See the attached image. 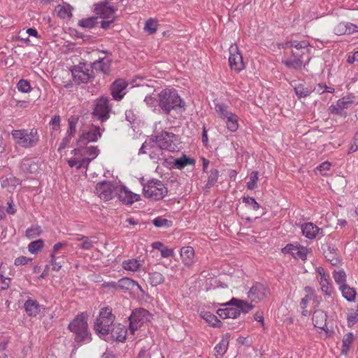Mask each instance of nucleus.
Instances as JSON below:
<instances>
[{"label": "nucleus", "instance_id": "1a4fd4ad", "mask_svg": "<svg viewBox=\"0 0 358 358\" xmlns=\"http://www.w3.org/2000/svg\"><path fill=\"white\" fill-rule=\"evenodd\" d=\"M175 138L176 135L172 132L162 131L157 135L151 136L150 138L152 143L165 148V150L173 152L176 149V145L173 143Z\"/></svg>", "mask_w": 358, "mask_h": 358}, {"label": "nucleus", "instance_id": "680f3d73", "mask_svg": "<svg viewBox=\"0 0 358 358\" xmlns=\"http://www.w3.org/2000/svg\"><path fill=\"white\" fill-rule=\"evenodd\" d=\"M352 103V101H350L349 99H346L344 97L342 99L338 101L337 106L340 109H344L347 108L349 106V105H350Z\"/></svg>", "mask_w": 358, "mask_h": 358}, {"label": "nucleus", "instance_id": "ea45409f", "mask_svg": "<svg viewBox=\"0 0 358 358\" xmlns=\"http://www.w3.org/2000/svg\"><path fill=\"white\" fill-rule=\"evenodd\" d=\"M194 159L187 157L186 155H183L181 158L174 159V165L178 169H182L189 164H194Z\"/></svg>", "mask_w": 358, "mask_h": 358}, {"label": "nucleus", "instance_id": "9b49d317", "mask_svg": "<svg viewBox=\"0 0 358 358\" xmlns=\"http://www.w3.org/2000/svg\"><path fill=\"white\" fill-rule=\"evenodd\" d=\"M117 186L113 182L103 181L96 184V192L101 199L109 201L116 194Z\"/></svg>", "mask_w": 358, "mask_h": 358}, {"label": "nucleus", "instance_id": "f03ea898", "mask_svg": "<svg viewBox=\"0 0 358 358\" xmlns=\"http://www.w3.org/2000/svg\"><path fill=\"white\" fill-rule=\"evenodd\" d=\"M88 315L83 312L78 314L69 324L68 329L73 334L74 341L78 343H88L92 335L87 324Z\"/></svg>", "mask_w": 358, "mask_h": 358}, {"label": "nucleus", "instance_id": "a19ab883", "mask_svg": "<svg viewBox=\"0 0 358 358\" xmlns=\"http://www.w3.org/2000/svg\"><path fill=\"white\" fill-rule=\"evenodd\" d=\"M76 241L83 242L79 245V248L85 250H91L94 247V243H96V241H93L90 237L85 236L78 237Z\"/></svg>", "mask_w": 358, "mask_h": 358}, {"label": "nucleus", "instance_id": "2eb2a0df", "mask_svg": "<svg viewBox=\"0 0 358 358\" xmlns=\"http://www.w3.org/2000/svg\"><path fill=\"white\" fill-rule=\"evenodd\" d=\"M128 82L124 79L115 80L110 86L111 94L116 101H120L126 94Z\"/></svg>", "mask_w": 358, "mask_h": 358}, {"label": "nucleus", "instance_id": "f3484780", "mask_svg": "<svg viewBox=\"0 0 358 358\" xmlns=\"http://www.w3.org/2000/svg\"><path fill=\"white\" fill-rule=\"evenodd\" d=\"M101 136L99 127L92 125L88 131L83 134L79 140L80 143L96 142Z\"/></svg>", "mask_w": 358, "mask_h": 358}, {"label": "nucleus", "instance_id": "f8f14e48", "mask_svg": "<svg viewBox=\"0 0 358 358\" xmlns=\"http://www.w3.org/2000/svg\"><path fill=\"white\" fill-rule=\"evenodd\" d=\"M229 63L232 70L240 72L244 67L242 55L236 44H232L229 48Z\"/></svg>", "mask_w": 358, "mask_h": 358}, {"label": "nucleus", "instance_id": "5701e85b", "mask_svg": "<svg viewBox=\"0 0 358 358\" xmlns=\"http://www.w3.org/2000/svg\"><path fill=\"white\" fill-rule=\"evenodd\" d=\"M110 332L113 340L124 342L127 337V330L124 325L118 324L111 327Z\"/></svg>", "mask_w": 358, "mask_h": 358}, {"label": "nucleus", "instance_id": "ddd939ff", "mask_svg": "<svg viewBox=\"0 0 358 358\" xmlns=\"http://www.w3.org/2000/svg\"><path fill=\"white\" fill-rule=\"evenodd\" d=\"M117 8L111 6L108 1H101L94 5V11L101 18H114V14Z\"/></svg>", "mask_w": 358, "mask_h": 358}, {"label": "nucleus", "instance_id": "c756f323", "mask_svg": "<svg viewBox=\"0 0 358 358\" xmlns=\"http://www.w3.org/2000/svg\"><path fill=\"white\" fill-rule=\"evenodd\" d=\"M1 184L3 188H7L9 191H11L20 184V181L16 177L10 176L9 177H2Z\"/></svg>", "mask_w": 358, "mask_h": 358}, {"label": "nucleus", "instance_id": "0e129e2a", "mask_svg": "<svg viewBox=\"0 0 358 358\" xmlns=\"http://www.w3.org/2000/svg\"><path fill=\"white\" fill-rule=\"evenodd\" d=\"M150 143H151V140L150 138L149 139V141H146L141 146V148H140L139 151H138V154L141 155V154H146V153H148V151H149V148H150Z\"/></svg>", "mask_w": 358, "mask_h": 358}, {"label": "nucleus", "instance_id": "37998d69", "mask_svg": "<svg viewBox=\"0 0 358 358\" xmlns=\"http://www.w3.org/2000/svg\"><path fill=\"white\" fill-rule=\"evenodd\" d=\"M98 17H90L82 19L79 21L78 25L83 28L91 29L98 23Z\"/></svg>", "mask_w": 358, "mask_h": 358}, {"label": "nucleus", "instance_id": "de8ad7c7", "mask_svg": "<svg viewBox=\"0 0 358 358\" xmlns=\"http://www.w3.org/2000/svg\"><path fill=\"white\" fill-rule=\"evenodd\" d=\"M333 278L335 282L340 286H341V285H346V274L343 270L334 271L333 273Z\"/></svg>", "mask_w": 358, "mask_h": 358}, {"label": "nucleus", "instance_id": "7c9ffc66", "mask_svg": "<svg viewBox=\"0 0 358 358\" xmlns=\"http://www.w3.org/2000/svg\"><path fill=\"white\" fill-rule=\"evenodd\" d=\"M314 90L315 89L311 86L306 85L303 84H299L294 88L296 95L299 99L308 96L314 91Z\"/></svg>", "mask_w": 358, "mask_h": 358}, {"label": "nucleus", "instance_id": "774afa93", "mask_svg": "<svg viewBox=\"0 0 358 358\" xmlns=\"http://www.w3.org/2000/svg\"><path fill=\"white\" fill-rule=\"evenodd\" d=\"M150 357V353L148 352V350L144 348H142L140 352H138L136 358H149Z\"/></svg>", "mask_w": 358, "mask_h": 358}, {"label": "nucleus", "instance_id": "72a5a7b5", "mask_svg": "<svg viewBox=\"0 0 358 358\" xmlns=\"http://www.w3.org/2000/svg\"><path fill=\"white\" fill-rule=\"evenodd\" d=\"M318 281L323 294L331 296L334 288L330 280L328 278H318Z\"/></svg>", "mask_w": 358, "mask_h": 358}, {"label": "nucleus", "instance_id": "6e6552de", "mask_svg": "<svg viewBox=\"0 0 358 358\" xmlns=\"http://www.w3.org/2000/svg\"><path fill=\"white\" fill-rule=\"evenodd\" d=\"M150 315L149 312L144 308H140L133 310L129 317V330L131 334H134L135 331L150 320Z\"/></svg>", "mask_w": 358, "mask_h": 358}, {"label": "nucleus", "instance_id": "aec40b11", "mask_svg": "<svg viewBox=\"0 0 358 358\" xmlns=\"http://www.w3.org/2000/svg\"><path fill=\"white\" fill-rule=\"evenodd\" d=\"M111 60L108 58H100L90 66L93 71L101 72L103 74H108L110 70Z\"/></svg>", "mask_w": 358, "mask_h": 358}, {"label": "nucleus", "instance_id": "7ed1b4c3", "mask_svg": "<svg viewBox=\"0 0 358 358\" xmlns=\"http://www.w3.org/2000/svg\"><path fill=\"white\" fill-rule=\"evenodd\" d=\"M157 96L158 106L166 115H169L172 110L185 106L184 101L174 89H164Z\"/></svg>", "mask_w": 358, "mask_h": 358}, {"label": "nucleus", "instance_id": "4be33fe9", "mask_svg": "<svg viewBox=\"0 0 358 358\" xmlns=\"http://www.w3.org/2000/svg\"><path fill=\"white\" fill-rule=\"evenodd\" d=\"M306 248L302 246L294 245L292 244H288L282 249L284 253H289L295 258H299L303 260L306 258Z\"/></svg>", "mask_w": 358, "mask_h": 358}, {"label": "nucleus", "instance_id": "a878e982", "mask_svg": "<svg viewBox=\"0 0 358 358\" xmlns=\"http://www.w3.org/2000/svg\"><path fill=\"white\" fill-rule=\"evenodd\" d=\"M217 313L223 319H235L240 315V310H238L237 307L234 306V307L218 309Z\"/></svg>", "mask_w": 358, "mask_h": 358}, {"label": "nucleus", "instance_id": "c85d7f7f", "mask_svg": "<svg viewBox=\"0 0 358 358\" xmlns=\"http://www.w3.org/2000/svg\"><path fill=\"white\" fill-rule=\"evenodd\" d=\"M99 150L96 146H89L83 148V156H87L83 159L87 160V166L90 163L99 155Z\"/></svg>", "mask_w": 358, "mask_h": 358}, {"label": "nucleus", "instance_id": "052dcab7", "mask_svg": "<svg viewBox=\"0 0 358 358\" xmlns=\"http://www.w3.org/2000/svg\"><path fill=\"white\" fill-rule=\"evenodd\" d=\"M76 131V124L73 120L69 121V129L66 132V136L72 138L74 136Z\"/></svg>", "mask_w": 358, "mask_h": 358}, {"label": "nucleus", "instance_id": "423d86ee", "mask_svg": "<svg viewBox=\"0 0 358 358\" xmlns=\"http://www.w3.org/2000/svg\"><path fill=\"white\" fill-rule=\"evenodd\" d=\"M115 320V316L112 310L108 308H103L99 312V317L94 322V329L98 334L108 335Z\"/></svg>", "mask_w": 358, "mask_h": 358}, {"label": "nucleus", "instance_id": "13d9d810", "mask_svg": "<svg viewBox=\"0 0 358 358\" xmlns=\"http://www.w3.org/2000/svg\"><path fill=\"white\" fill-rule=\"evenodd\" d=\"M51 260H50V264L52 266V270L55 271H59L60 268H62V262H57L56 256L55 253H52L50 255Z\"/></svg>", "mask_w": 358, "mask_h": 358}, {"label": "nucleus", "instance_id": "9d476101", "mask_svg": "<svg viewBox=\"0 0 358 358\" xmlns=\"http://www.w3.org/2000/svg\"><path fill=\"white\" fill-rule=\"evenodd\" d=\"M110 110L109 99L107 97H101L96 100L92 115L103 122L109 118Z\"/></svg>", "mask_w": 358, "mask_h": 358}, {"label": "nucleus", "instance_id": "393cba45", "mask_svg": "<svg viewBox=\"0 0 358 358\" xmlns=\"http://www.w3.org/2000/svg\"><path fill=\"white\" fill-rule=\"evenodd\" d=\"M180 256L182 262L186 266H191L194 262V250L192 247H182L180 250Z\"/></svg>", "mask_w": 358, "mask_h": 358}, {"label": "nucleus", "instance_id": "69168bd1", "mask_svg": "<svg viewBox=\"0 0 358 358\" xmlns=\"http://www.w3.org/2000/svg\"><path fill=\"white\" fill-rule=\"evenodd\" d=\"M71 139V137L66 136L60 143L58 151L60 152L62 149H64L70 143Z\"/></svg>", "mask_w": 358, "mask_h": 358}, {"label": "nucleus", "instance_id": "4c0bfd02", "mask_svg": "<svg viewBox=\"0 0 358 358\" xmlns=\"http://www.w3.org/2000/svg\"><path fill=\"white\" fill-rule=\"evenodd\" d=\"M148 282L152 286L155 287L164 282V277L159 272H152L149 273Z\"/></svg>", "mask_w": 358, "mask_h": 358}, {"label": "nucleus", "instance_id": "cd10ccee", "mask_svg": "<svg viewBox=\"0 0 358 358\" xmlns=\"http://www.w3.org/2000/svg\"><path fill=\"white\" fill-rule=\"evenodd\" d=\"M24 308L29 316L35 317L39 313L41 306L36 300L28 299L24 303Z\"/></svg>", "mask_w": 358, "mask_h": 358}, {"label": "nucleus", "instance_id": "8fccbe9b", "mask_svg": "<svg viewBox=\"0 0 358 358\" xmlns=\"http://www.w3.org/2000/svg\"><path fill=\"white\" fill-rule=\"evenodd\" d=\"M219 177V171L217 169H213L210 171V176H208L206 188L210 189L212 187L217 181Z\"/></svg>", "mask_w": 358, "mask_h": 358}, {"label": "nucleus", "instance_id": "4468645a", "mask_svg": "<svg viewBox=\"0 0 358 358\" xmlns=\"http://www.w3.org/2000/svg\"><path fill=\"white\" fill-rule=\"evenodd\" d=\"M116 194L120 201L127 205H131L140 200L139 194L131 192L124 186L118 185Z\"/></svg>", "mask_w": 358, "mask_h": 358}, {"label": "nucleus", "instance_id": "e433bc0d", "mask_svg": "<svg viewBox=\"0 0 358 358\" xmlns=\"http://www.w3.org/2000/svg\"><path fill=\"white\" fill-rule=\"evenodd\" d=\"M238 116L235 113H232L224 120L226 122L228 129L232 132H234L238 128Z\"/></svg>", "mask_w": 358, "mask_h": 358}, {"label": "nucleus", "instance_id": "49530a36", "mask_svg": "<svg viewBox=\"0 0 358 358\" xmlns=\"http://www.w3.org/2000/svg\"><path fill=\"white\" fill-rule=\"evenodd\" d=\"M43 247V241L38 239L35 241L31 242L28 245L29 252L31 254H36L40 251Z\"/></svg>", "mask_w": 358, "mask_h": 358}, {"label": "nucleus", "instance_id": "79ce46f5", "mask_svg": "<svg viewBox=\"0 0 358 358\" xmlns=\"http://www.w3.org/2000/svg\"><path fill=\"white\" fill-rule=\"evenodd\" d=\"M68 164L70 167L76 166L77 169L82 168H87V160L83 159V158L79 159L78 158H71L68 159Z\"/></svg>", "mask_w": 358, "mask_h": 358}, {"label": "nucleus", "instance_id": "39448f33", "mask_svg": "<svg viewBox=\"0 0 358 358\" xmlns=\"http://www.w3.org/2000/svg\"><path fill=\"white\" fill-rule=\"evenodd\" d=\"M143 196L153 200H160L168 194V189L164 183L157 179H151L143 185Z\"/></svg>", "mask_w": 358, "mask_h": 358}, {"label": "nucleus", "instance_id": "4d7b16f0", "mask_svg": "<svg viewBox=\"0 0 358 358\" xmlns=\"http://www.w3.org/2000/svg\"><path fill=\"white\" fill-rule=\"evenodd\" d=\"M20 169L23 172L31 173L32 172V169H31V160L28 159H23L22 161L21 164H20Z\"/></svg>", "mask_w": 358, "mask_h": 358}, {"label": "nucleus", "instance_id": "5fc2aeb1", "mask_svg": "<svg viewBox=\"0 0 358 358\" xmlns=\"http://www.w3.org/2000/svg\"><path fill=\"white\" fill-rule=\"evenodd\" d=\"M243 201L246 204V206L248 208H250L254 210H257L260 207L259 204L252 197L244 196L243 198Z\"/></svg>", "mask_w": 358, "mask_h": 358}, {"label": "nucleus", "instance_id": "a18cd8bd", "mask_svg": "<svg viewBox=\"0 0 358 358\" xmlns=\"http://www.w3.org/2000/svg\"><path fill=\"white\" fill-rule=\"evenodd\" d=\"M158 27V23L156 20L150 18L145 22L144 30L150 34H153L156 32Z\"/></svg>", "mask_w": 358, "mask_h": 358}, {"label": "nucleus", "instance_id": "603ef678", "mask_svg": "<svg viewBox=\"0 0 358 358\" xmlns=\"http://www.w3.org/2000/svg\"><path fill=\"white\" fill-rule=\"evenodd\" d=\"M201 316L207 322L213 327L217 326V324L220 322L217 316L210 312H205Z\"/></svg>", "mask_w": 358, "mask_h": 358}, {"label": "nucleus", "instance_id": "864d4df0", "mask_svg": "<svg viewBox=\"0 0 358 358\" xmlns=\"http://www.w3.org/2000/svg\"><path fill=\"white\" fill-rule=\"evenodd\" d=\"M42 232L41 227L39 226H32L30 228H28L26 230V236L29 238H34L38 236H39Z\"/></svg>", "mask_w": 358, "mask_h": 358}, {"label": "nucleus", "instance_id": "6e6d98bb", "mask_svg": "<svg viewBox=\"0 0 358 358\" xmlns=\"http://www.w3.org/2000/svg\"><path fill=\"white\" fill-rule=\"evenodd\" d=\"M17 87L19 91L24 93H27L31 91V86L29 82L24 79H21L18 82Z\"/></svg>", "mask_w": 358, "mask_h": 358}, {"label": "nucleus", "instance_id": "c03bdc74", "mask_svg": "<svg viewBox=\"0 0 358 358\" xmlns=\"http://www.w3.org/2000/svg\"><path fill=\"white\" fill-rule=\"evenodd\" d=\"M71 7L70 5H64L61 6L59 5L57 6V10L58 12V15L62 18L70 17L72 16L71 13Z\"/></svg>", "mask_w": 358, "mask_h": 358}, {"label": "nucleus", "instance_id": "bb28decb", "mask_svg": "<svg viewBox=\"0 0 358 358\" xmlns=\"http://www.w3.org/2000/svg\"><path fill=\"white\" fill-rule=\"evenodd\" d=\"M228 305H233L236 306L238 310H240V313L243 312L247 313L254 308V306L247 301L236 298H233L229 303Z\"/></svg>", "mask_w": 358, "mask_h": 358}, {"label": "nucleus", "instance_id": "b1692460", "mask_svg": "<svg viewBox=\"0 0 358 358\" xmlns=\"http://www.w3.org/2000/svg\"><path fill=\"white\" fill-rule=\"evenodd\" d=\"M327 314L321 310H317L313 315V322L315 327L325 330L327 326Z\"/></svg>", "mask_w": 358, "mask_h": 358}, {"label": "nucleus", "instance_id": "a211bd4d", "mask_svg": "<svg viewBox=\"0 0 358 358\" xmlns=\"http://www.w3.org/2000/svg\"><path fill=\"white\" fill-rule=\"evenodd\" d=\"M164 150H165V148H161L159 145L152 143L151 141L148 151L150 158L156 162H158L159 161H164V163L167 162L166 155Z\"/></svg>", "mask_w": 358, "mask_h": 358}, {"label": "nucleus", "instance_id": "dca6fc26", "mask_svg": "<svg viewBox=\"0 0 358 358\" xmlns=\"http://www.w3.org/2000/svg\"><path fill=\"white\" fill-rule=\"evenodd\" d=\"M266 287L262 283L256 282L248 292V297L251 302H259L266 297Z\"/></svg>", "mask_w": 358, "mask_h": 358}, {"label": "nucleus", "instance_id": "f257e3e1", "mask_svg": "<svg viewBox=\"0 0 358 358\" xmlns=\"http://www.w3.org/2000/svg\"><path fill=\"white\" fill-rule=\"evenodd\" d=\"M310 45L307 41H290L285 43L283 48L290 49V57L282 60L287 68L301 69L305 66L304 59L310 60Z\"/></svg>", "mask_w": 358, "mask_h": 358}, {"label": "nucleus", "instance_id": "c9c22d12", "mask_svg": "<svg viewBox=\"0 0 358 358\" xmlns=\"http://www.w3.org/2000/svg\"><path fill=\"white\" fill-rule=\"evenodd\" d=\"M342 292L343 296L349 301H354L356 296V291L354 288L350 287L348 285H341L339 287Z\"/></svg>", "mask_w": 358, "mask_h": 358}, {"label": "nucleus", "instance_id": "6ab92c4d", "mask_svg": "<svg viewBox=\"0 0 358 358\" xmlns=\"http://www.w3.org/2000/svg\"><path fill=\"white\" fill-rule=\"evenodd\" d=\"M118 289L124 292L135 291L136 289L143 292L141 285L135 280L129 278H123L118 280Z\"/></svg>", "mask_w": 358, "mask_h": 358}, {"label": "nucleus", "instance_id": "20e7f679", "mask_svg": "<svg viewBox=\"0 0 358 358\" xmlns=\"http://www.w3.org/2000/svg\"><path fill=\"white\" fill-rule=\"evenodd\" d=\"M11 135L15 142L22 148H30L36 145L39 135L36 129L13 130Z\"/></svg>", "mask_w": 358, "mask_h": 358}, {"label": "nucleus", "instance_id": "58836bf2", "mask_svg": "<svg viewBox=\"0 0 358 358\" xmlns=\"http://www.w3.org/2000/svg\"><path fill=\"white\" fill-rule=\"evenodd\" d=\"M355 339L354 335L352 333L349 332L346 334L342 340V353L344 355H347L349 351L350 346L352 344Z\"/></svg>", "mask_w": 358, "mask_h": 358}, {"label": "nucleus", "instance_id": "473e14b6", "mask_svg": "<svg viewBox=\"0 0 358 358\" xmlns=\"http://www.w3.org/2000/svg\"><path fill=\"white\" fill-rule=\"evenodd\" d=\"M215 110L218 117L223 120L232 113V112L229 110L228 106L223 103H216L215 106Z\"/></svg>", "mask_w": 358, "mask_h": 358}, {"label": "nucleus", "instance_id": "0eeeda50", "mask_svg": "<svg viewBox=\"0 0 358 358\" xmlns=\"http://www.w3.org/2000/svg\"><path fill=\"white\" fill-rule=\"evenodd\" d=\"M73 80L77 84L87 83L94 78V73L91 67L85 63H80L71 69Z\"/></svg>", "mask_w": 358, "mask_h": 358}, {"label": "nucleus", "instance_id": "bf43d9fd", "mask_svg": "<svg viewBox=\"0 0 358 358\" xmlns=\"http://www.w3.org/2000/svg\"><path fill=\"white\" fill-rule=\"evenodd\" d=\"M334 33L336 35H343L347 34L346 25L343 23H340L334 28Z\"/></svg>", "mask_w": 358, "mask_h": 358}, {"label": "nucleus", "instance_id": "f704fd0d", "mask_svg": "<svg viewBox=\"0 0 358 358\" xmlns=\"http://www.w3.org/2000/svg\"><path fill=\"white\" fill-rule=\"evenodd\" d=\"M141 266V260L137 259H130L122 262V268L129 271H136Z\"/></svg>", "mask_w": 358, "mask_h": 358}, {"label": "nucleus", "instance_id": "338daca9", "mask_svg": "<svg viewBox=\"0 0 358 358\" xmlns=\"http://www.w3.org/2000/svg\"><path fill=\"white\" fill-rule=\"evenodd\" d=\"M348 321L349 324H354L356 322H358V313L356 312L354 313H351L348 317Z\"/></svg>", "mask_w": 358, "mask_h": 358}, {"label": "nucleus", "instance_id": "e2e57ef3", "mask_svg": "<svg viewBox=\"0 0 358 358\" xmlns=\"http://www.w3.org/2000/svg\"><path fill=\"white\" fill-rule=\"evenodd\" d=\"M161 255L162 257L167 258L170 257H173L174 252L171 248H169L167 247H164L161 250Z\"/></svg>", "mask_w": 358, "mask_h": 358}, {"label": "nucleus", "instance_id": "412c9836", "mask_svg": "<svg viewBox=\"0 0 358 358\" xmlns=\"http://www.w3.org/2000/svg\"><path fill=\"white\" fill-rule=\"evenodd\" d=\"M301 228L303 235L309 239L315 238L317 235L322 234L323 231L322 229L319 228L312 222L304 223Z\"/></svg>", "mask_w": 358, "mask_h": 358}, {"label": "nucleus", "instance_id": "3c124183", "mask_svg": "<svg viewBox=\"0 0 358 358\" xmlns=\"http://www.w3.org/2000/svg\"><path fill=\"white\" fill-rule=\"evenodd\" d=\"M257 181H258V172L252 171L250 176V180L247 182V188L250 190H253L257 187Z\"/></svg>", "mask_w": 358, "mask_h": 358}, {"label": "nucleus", "instance_id": "2f4dec72", "mask_svg": "<svg viewBox=\"0 0 358 358\" xmlns=\"http://www.w3.org/2000/svg\"><path fill=\"white\" fill-rule=\"evenodd\" d=\"M229 343V336H224L218 344L215 347V355L222 357L227 352Z\"/></svg>", "mask_w": 358, "mask_h": 358}, {"label": "nucleus", "instance_id": "09e8293b", "mask_svg": "<svg viewBox=\"0 0 358 358\" xmlns=\"http://www.w3.org/2000/svg\"><path fill=\"white\" fill-rule=\"evenodd\" d=\"M153 224L157 227H170L172 226V221L164 218L162 217H157L152 221Z\"/></svg>", "mask_w": 358, "mask_h": 358}]
</instances>
